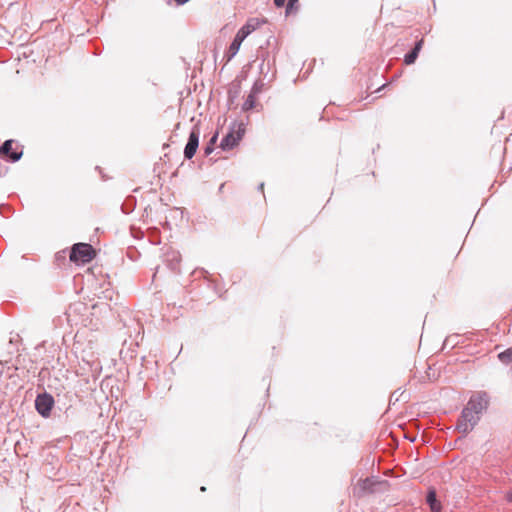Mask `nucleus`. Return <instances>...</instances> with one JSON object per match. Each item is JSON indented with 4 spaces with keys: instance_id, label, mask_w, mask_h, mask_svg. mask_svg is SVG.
<instances>
[{
    "instance_id": "f257e3e1",
    "label": "nucleus",
    "mask_w": 512,
    "mask_h": 512,
    "mask_svg": "<svg viewBox=\"0 0 512 512\" xmlns=\"http://www.w3.org/2000/svg\"><path fill=\"white\" fill-rule=\"evenodd\" d=\"M97 253L92 245L88 243H76L72 246L69 259L76 265H84L91 262Z\"/></svg>"
},
{
    "instance_id": "f03ea898",
    "label": "nucleus",
    "mask_w": 512,
    "mask_h": 512,
    "mask_svg": "<svg viewBox=\"0 0 512 512\" xmlns=\"http://www.w3.org/2000/svg\"><path fill=\"white\" fill-rule=\"evenodd\" d=\"M245 133L243 124H235L230 132L222 139L220 147L223 150H231L238 145Z\"/></svg>"
},
{
    "instance_id": "7ed1b4c3",
    "label": "nucleus",
    "mask_w": 512,
    "mask_h": 512,
    "mask_svg": "<svg viewBox=\"0 0 512 512\" xmlns=\"http://www.w3.org/2000/svg\"><path fill=\"white\" fill-rule=\"evenodd\" d=\"M478 420L479 415L466 406L458 420L457 429L459 432L467 434L474 428Z\"/></svg>"
},
{
    "instance_id": "20e7f679",
    "label": "nucleus",
    "mask_w": 512,
    "mask_h": 512,
    "mask_svg": "<svg viewBox=\"0 0 512 512\" xmlns=\"http://www.w3.org/2000/svg\"><path fill=\"white\" fill-rule=\"evenodd\" d=\"M54 405V399L49 394L38 395L35 400V407L39 414L48 417Z\"/></svg>"
},
{
    "instance_id": "39448f33",
    "label": "nucleus",
    "mask_w": 512,
    "mask_h": 512,
    "mask_svg": "<svg viewBox=\"0 0 512 512\" xmlns=\"http://www.w3.org/2000/svg\"><path fill=\"white\" fill-rule=\"evenodd\" d=\"M199 135V129L194 128L191 131L188 142L184 149V155L187 159H191L195 155L199 145Z\"/></svg>"
},
{
    "instance_id": "423d86ee",
    "label": "nucleus",
    "mask_w": 512,
    "mask_h": 512,
    "mask_svg": "<svg viewBox=\"0 0 512 512\" xmlns=\"http://www.w3.org/2000/svg\"><path fill=\"white\" fill-rule=\"evenodd\" d=\"M488 406V399L486 394H476L471 397L469 400L467 407L470 408L472 411L477 413L478 415L487 408Z\"/></svg>"
},
{
    "instance_id": "0eeeda50",
    "label": "nucleus",
    "mask_w": 512,
    "mask_h": 512,
    "mask_svg": "<svg viewBox=\"0 0 512 512\" xmlns=\"http://www.w3.org/2000/svg\"><path fill=\"white\" fill-rule=\"evenodd\" d=\"M265 19L260 18H250L247 20L246 24L239 29L237 34H239L244 39L249 36L252 32L258 29L262 24H265Z\"/></svg>"
},
{
    "instance_id": "6e6552de",
    "label": "nucleus",
    "mask_w": 512,
    "mask_h": 512,
    "mask_svg": "<svg viewBox=\"0 0 512 512\" xmlns=\"http://www.w3.org/2000/svg\"><path fill=\"white\" fill-rule=\"evenodd\" d=\"M12 146L13 140L5 141L3 145L0 147V155L2 157H8L11 161L15 162L21 158L22 152L12 151Z\"/></svg>"
},
{
    "instance_id": "1a4fd4ad",
    "label": "nucleus",
    "mask_w": 512,
    "mask_h": 512,
    "mask_svg": "<svg viewBox=\"0 0 512 512\" xmlns=\"http://www.w3.org/2000/svg\"><path fill=\"white\" fill-rule=\"evenodd\" d=\"M423 44H424V40L420 39L416 43V45L413 48V50L405 56L404 62H405L406 65H411V64H413L416 61V59L418 57V54H419V52L421 51V49L423 47Z\"/></svg>"
},
{
    "instance_id": "9d476101",
    "label": "nucleus",
    "mask_w": 512,
    "mask_h": 512,
    "mask_svg": "<svg viewBox=\"0 0 512 512\" xmlns=\"http://www.w3.org/2000/svg\"><path fill=\"white\" fill-rule=\"evenodd\" d=\"M373 482L369 479H363L358 481L357 485L354 488V493L357 494V496H362L367 491H372Z\"/></svg>"
},
{
    "instance_id": "9b49d317",
    "label": "nucleus",
    "mask_w": 512,
    "mask_h": 512,
    "mask_svg": "<svg viewBox=\"0 0 512 512\" xmlns=\"http://www.w3.org/2000/svg\"><path fill=\"white\" fill-rule=\"evenodd\" d=\"M244 40L245 39L243 37H241L239 34H236L233 42L229 46L228 52H227V55H228L227 60L228 61L231 60L238 53L240 46Z\"/></svg>"
},
{
    "instance_id": "f8f14e48",
    "label": "nucleus",
    "mask_w": 512,
    "mask_h": 512,
    "mask_svg": "<svg viewBox=\"0 0 512 512\" xmlns=\"http://www.w3.org/2000/svg\"><path fill=\"white\" fill-rule=\"evenodd\" d=\"M427 502L430 506V509L432 512H440L441 511V504L436 499V492L434 490H430L427 495Z\"/></svg>"
},
{
    "instance_id": "ddd939ff",
    "label": "nucleus",
    "mask_w": 512,
    "mask_h": 512,
    "mask_svg": "<svg viewBox=\"0 0 512 512\" xmlns=\"http://www.w3.org/2000/svg\"><path fill=\"white\" fill-rule=\"evenodd\" d=\"M256 90L253 89V91L247 96L244 104H243V110L248 111L255 107L256 105Z\"/></svg>"
},
{
    "instance_id": "4468645a",
    "label": "nucleus",
    "mask_w": 512,
    "mask_h": 512,
    "mask_svg": "<svg viewBox=\"0 0 512 512\" xmlns=\"http://www.w3.org/2000/svg\"><path fill=\"white\" fill-rule=\"evenodd\" d=\"M300 7L299 0H289L286 6V15L295 14L298 12Z\"/></svg>"
},
{
    "instance_id": "2eb2a0df",
    "label": "nucleus",
    "mask_w": 512,
    "mask_h": 512,
    "mask_svg": "<svg viewBox=\"0 0 512 512\" xmlns=\"http://www.w3.org/2000/svg\"><path fill=\"white\" fill-rule=\"evenodd\" d=\"M499 359L503 362V363H509L512 361V348H509L507 350H505L504 352H501L499 355H498Z\"/></svg>"
},
{
    "instance_id": "dca6fc26",
    "label": "nucleus",
    "mask_w": 512,
    "mask_h": 512,
    "mask_svg": "<svg viewBox=\"0 0 512 512\" xmlns=\"http://www.w3.org/2000/svg\"><path fill=\"white\" fill-rule=\"evenodd\" d=\"M218 134L216 133L210 140L209 144L205 148V154L209 155L213 151V146L217 141Z\"/></svg>"
},
{
    "instance_id": "f3484780",
    "label": "nucleus",
    "mask_w": 512,
    "mask_h": 512,
    "mask_svg": "<svg viewBox=\"0 0 512 512\" xmlns=\"http://www.w3.org/2000/svg\"><path fill=\"white\" fill-rule=\"evenodd\" d=\"M286 0H274V4L276 7H283L285 5Z\"/></svg>"
},
{
    "instance_id": "a211bd4d",
    "label": "nucleus",
    "mask_w": 512,
    "mask_h": 512,
    "mask_svg": "<svg viewBox=\"0 0 512 512\" xmlns=\"http://www.w3.org/2000/svg\"><path fill=\"white\" fill-rule=\"evenodd\" d=\"M505 499H506L507 502L512 503V491L507 492L505 494Z\"/></svg>"
},
{
    "instance_id": "6ab92c4d",
    "label": "nucleus",
    "mask_w": 512,
    "mask_h": 512,
    "mask_svg": "<svg viewBox=\"0 0 512 512\" xmlns=\"http://www.w3.org/2000/svg\"><path fill=\"white\" fill-rule=\"evenodd\" d=\"M174 1L177 3V5H183L186 2H188L189 0H174Z\"/></svg>"
}]
</instances>
